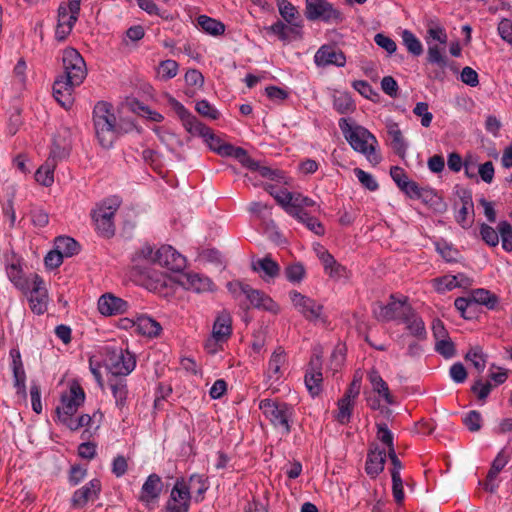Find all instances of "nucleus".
<instances>
[{"mask_svg": "<svg viewBox=\"0 0 512 512\" xmlns=\"http://www.w3.org/2000/svg\"><path fill=\"white\" fill-rule=\"evenodd\" d=\"M429 106L426 102H418L413 109V113L421 117V124L424 127H429L431 125L433 115L428 110Z\"/></svg>", "mask_w": 512, "mask_h": 512, "instance_id": "864d4df0", "label": "nucleus"}, {"mask_svg": "<svg viewBox=\"0 0 512 512\" xmlns=\"http://www.w3.org/2000/svg\"><path fill=\"white\" fill-rule=\"evenodd\" d=\"M286 278L293 283H299L305 276V268L300 263L289 265L285 269Z\"/></svg>", "mask_w": 512, "mask_h": 512, "instance_id": "603ef678", "label": "nucleus"}, {"mask_svg": "<svg viewBox=\"0 0 512 512\" xmlns=\"http://www.w3.org/2000/svg\"><path fill=\"white\" fill-rule=\"evenodd\" d=\"M410 307L405 301H397L391 296V301L387 305H378L374 314L380 321H390L402 318L405 312L410 311Z\"/></svg>", "mask_w": 512, "mask_h": 512, "instance_id": "2eb2a0df", "label": "nucleus"}, {"mask_svg": "<svg viewBox=\"0 0 512 512\" xmlns=\"http://www.w3.org/2000/svg\"><path fill=\"white\" fill-rule=\"evenodd\" d=\"M81 0H68L58 8V24L73 27L80 13Z\"/></svg>", "mask_w": 512, "mask_h": 512, "instance_id": "5701e85b", "label": "nucleus"}, {"mask_svg": "<svg viewBox=\"0 0 512 512\" xmlns=\"http://www.w3.org/2000/svg\"><path fill=\"white\" fill-rule=\"evenodd\" d=\"M293 307L308 321H324L322 317L323 306L314 299L293 290L289 293Z\"/></svg>", "mask_w": 512, "mask_h": 512, "instance_id": "1a4fd4ad", "label": "nucleus"}, {"mask_svg": "<svg viewBox=\"0 0 512 512\" xmlns=\"http://www.w3.org/2000/svg\"><path fill=\"white\" fill-rule=\"evenodd\" d=\"M315 63L318 66L336 65L343 67L346 63L344 53L335 46L323 45L314 56Z\"/></svg>", "mask_w": 512, "mask_h": 512, "instance_id": "dca6fc26", "label": "nucleus"}, {"mask_svg": "<svg viewBox=\"0 0 512 512\" xmlns=\"http://www.w3.org/2000/svg\"><path fill=\"white\" fill-rule=\"evenodd\" d=\"M93 122L96 138L103 148L112 147L120 133H128L137 129L131 120H123L117 124L112 105L104 101L95 105Z\"/></svg>", "mask_w": 512, "mask_h": 512, "instance_id": "f03ea898", "label": "nucleus"}, {"mask_svg": "<svg viewBox=\"0 0 512 512\" xmlns=\"http://www.w3.org/2000/svg\"><path fill=\"white\" fill-rule=\"evenodd\" d=\"M498 32L503 40L512 42V22L509 19H502L499 22Z\"/></svg>", "mask_w": 512, "mask_h": 512, "instance_id": "774afa93", "label": "nucleus"}, {"mask_svg": "<svg viewBox=\"0 0 512 512\" xmlns=\"http://www.w3.org/2000/svg\"><path fill=\"white\" fill-rule=\"evenodd\" d=\"M499 232H497L493 227L482 224L480 228V234L482 239L490 246H497L499 243Z\"/></svg>", "mask_w": 512, "mask_h": 512, "instance_id": "4d7b16f0", "label": "nucleus"}, {"mask_svg": "<svg viewBox=\"0 0 512 512\" xmlns=\"http://www.w3.org/2000/svg\"><path fill=\"white\" fill-rule=\"evenodd\" d=\"M465 359L470 361L479 373L484 371L486 366V357L479 346L472 347L466 354Z\"/></svg>", "mask_w": 512, "mask_h": 512, "instance_id": "37998d69", "label": "nucleus"}, {"mask_svg": "<svg viewBox=\"0 0 512 512\" xmlns=\"http://www.w3.org/2000/svg\"><path fill=\"white\" fill-rule=\"evenodd\" d=\"M169 102L181 119L182 124L188 133L202 137L210 149L221 156H225L224 151L229 152V149L226 148H231V144L222 142V140L215 135L209 127L199 122L197 118L176 99L170 98Z\"/></svg>", "mask_w": 512, "mask_h": 512, "instance_id": "7ed1b4c3", "label": "nucleus"}, {"mask_svg": "<svg viewBox=\"0 0 512 512\" xmlns=\"http://www.w3.org/2000/svg\"><path fill=\"white\" fill-rule=\"evenodd\" d=\"M473 209V202L471 197H463L462 198V207L458 212L456 217L457 222L462 225V227H466V220L469 212Z\"/></svg>", "mask_w": 512, "mask_h": 512, "instance_id": "338daca9", "label": "nucleus"}, {"mask_svg": "<svg viewBox=\"0 0 512 512\" xmlns=\"http://www.w3.org/2000/svg\"><path fill=\"white\" fill-rule=\"evenodd\" d=\"M482 417L478 411H470L463 419L464 424L471 432L479 431L481 428Z\"/></svg>", "mask_w": 512, "mask_h": 512, "instance_id": "052dcab7", "label": "nucleus"}, {"mask_svg": "<svg viewBox=\"0 0 512 512\" xmlns=\"http://www.w3.org/2000/svg\"><path fill=\"white\" fill-rule=\"evenodd\" d=\"M368 379L372 385L373 391L383 397L388 405L395 404L394 397L390 393L387 383L383 380L378 371L371 370L368 374Z\"/></svg>", "mask_w": 512, "mask_h": 512, "instance_id": "c85d7f7f", "label": "nucleus"}, {"mask_svg": "<svg viewBox=\"0 0 512 512\" xmlns=\"http://www.w3.org/2000/svg\"><path fill=\"white\" fill-rule=\"evenodd\" d=\"M333 105L340 114H347L355 109V104L348 93L335 95Z\"/></svg>", "mask_w": 512, "mask_h": 512, "instance_id": "79ce46f5", "label": "nucleus"}, {"mask_svg": "<svg viewBox=\"0 0 512 512\" xmlns=\"http://www.w3.org/2000/svg\"><path fill=\"white\" fill-rule=\"evenodd\" d=\"M259 409L274 427L290 432L289 421L292 416V407L285 402L271 399H263L259 403Z\"/></svg>", "mask_w": 512, "mask_h": 512, "instance_id": "423d86ee", "label": "nucleus"}, {"mask_svg": "<svg viewBox=\"0 0 512 512\" xmlns=\"http://www.w3.org/2000/svg\"><path fill=\"white\" fill-rule=\"evenodd\" d=\"M154 261L155 264L174 272L181 271L186 265L185 258L170 245H164L155 251Z\"/></svg>", "mask_w": 512, "mask_h": 512, "instance_id": "f8f14e48", "label": "nucleus"}, {"mask_svg": "<svg viewBox=\"0 0 512 512\" xmlns=\"http://www.w3.org/2000/svg\"><path fill=\"white\" fill-rule=\"evenodd\" d=\"M232 334V318L227 311L218 314L214 321L212 335L216 340L227 341Z\"/></svg>", "mask_w": 512, "mask_h": 512, "instance_id": "a878e982", "label": "nucleus"}, {"mask_svg": "<svg viewBox=\"0 0 512 512\" xmlns=\"http://www.w3.org/2000/svg\"><path fill=\"white\" fill-rule=\"evenodd\" d=\"M197 24L201 29L212 36H219L225 32V25L209 16L200 15L197 18Z\"/></svg>", "mask_w": 512, "mask_h": 512, "instance_id": "c9c22d12", "label": "nucleus"}, {"mask_svg": "<svg viewBox=\"0 0 512 512\" xmlns=\"http://www.w3.org/2000/svg\"><path fill=\"white\" fill-rule=\"evenodd\" d=\"M10 357L12 359V371L14 377V387L17 390V395L21 399H26V373L21 360V354L18 349L10 350Z\"/></svg>", "mask_w": 512, "mask_h": 512, "instance_id": "f3484780", "label": "nucleus"}, {"mask_svg": "<svg viewBox=\"0 0 512 512\" xmlns=\"http://www.w3.org/2000/svg\"><path fill=\"white\" fill-rule=\"evenodd\" d=\"M458 276L446 275L441 278L434 279V287L438 292L450 291L458 287Z\"/></svg>", "mask_w": 512, "mask_h": 512, "instance_id": "de8ad7c7", "label": "nucleus"}, {"mask_svg": "<svg viewBox=\"0 0 512 512\" xmlns=\"http://www.w3.org/2000/svg\"><path fill=\"white\" fill-rule=\"evenodd\" d=\"M31 285L32 289L29 295L30 308L38 315L43 314L47 310L48 305V292L44 286V281L39 275L33 274L30 282Z\"/></svg>", "mask_w": 512, "mask_h": 512, "instance_id": "9b49d317", "label": "nucleus"}, {"mask_svg": "<svg viewBox=\"0 0 512 512\" xmlns=\"http://www.w3.org/2000/svg\"><path fill=\"white\" fill-rule=\"evenodd\" d=\"M121 205V200L116 197H109L96 204L91 212V217L96 230L103 237H111L115 233V214Z\"/></svg>", "mask_w": 512, "mask_h": 512, "instance_id": "39448f33", "label": "nucleus"}, {"mask_svg": "<svg viewBox=\"0 0 512 512\" xmlns=\"http://www.w3.org/2000/svg\"><path fill=\"white\" fill-rule=\"evenodd\" d=\"M305 16L310 21L339 22L341 13L327 0H306Z\"/></svg>", "mask_w": 512, "mask_h": 512, "instance_id": "6e6552de", "label": "nucleus"}, {"mask_svg": "<svg viewBox=\"0 0 512 512\" xmlns=\"http://www.w3.org/2000/svg\"><path fill=\"white\" fill-rule=\"evenodd\" d=\"M106 368L114 377L130 374L136 365L134 356L128 351L117 347L106 348Z\"/></svg>", "mask_w": 512, "mask_h": 512, "instance_id": "0eeeda50", "label": "nucleus"}, {"mask_svg": "<svg viewBox=\"0 0 512 512\" xmlns=\"http://www.w3.org/2000/svg\"><path fill=\"white\" fill-rule=\"evenodd\" d=\"M163 489V482L157 474H151L148 476L141 488V494L139 499L142 502L150 503L156 500Z\"/></svg>", "mask_w": 512, "mask_h": 512, "instance_id": "b1692460", "label": "nucleus"}, {"mask_svg": "<svg viewBox=\"0 0 512 512\" xmlns=\"http://www.w3.org/2000/svg\"><path fill=\"white\" fill-rule=\"evenodd\" d=\"M101 485L99 480L93 479L85 486L75 491L72 503L75 507H83L88 501L97 498Z\"/></svg>", "mask_w": 512, "mask_h": 512, "instance_id": "393cba45", "label": "nucleus"}, {"mask_svg": "<svg viewBox=\"0 0 512 512\" xmlns=\"http://www.w3.org/2000/svg\"><path fill=\"white\" fill-rule=\"evenodd\" d=\"M402 40L403 44L411 54L414 56H419L422 54L423 46L420 40L411 31L404 30L402 32Z\"/></svg>", "mask_w": 512, "mask_h": 512, "instance_id": "a19ab883", "label": "nucleus"}, {"mask_svg": "<svg viewBox=\"0 0 512 512\" xmlns=\"http://www.w3.org/2000/svg\"><path fill=\"white\" fill-rule=\"evenodd\" d=\"M401 319L406 324L407 329L413 336L419 339H424L426 337V329L424 322L419 316L415 314L414 310L411 307L410 311L405 312L404 316Z\"/></svg>", "mask_w": 512, "mask_h": 512, "instance_id": "2f4dec72", "label": "nucleus"}, {"mask_svg": "<svg viewBox=\"0 0 512 512\" xmlns=\"http://www.w3.org/2000/svg\"><path fill=\"white\" fill-rule=\"evenodd\" d=\"M109 386L113 397L115 398L116 406L119 408H123L126 404L127 399V383L126 380L122 378L113 377L109 380Z\"/></svg>", "mask_w": 512, "mask_h": 512, "instance_id": "72a5a7b5", "label": "nucleus"}, {"mask_svg": "<svg viewBox=\"0 0 512 512\" xmlns=\"http://www.w3.org/2000/svg\"><path fill=\"white\" fill-rule=\"evenodd\" d=\"M266 30L277 35L283 42L289 41L288 25L282 21L275 22L271 26L267 27Z\"/></svg>", "mask_w": 512, "mask_h": 512, "instance_id": "e2e57ef3", "label": "nucleus"}, {"mask_svg": "<svg viewBox=\"0 0 512 512\" xmlns=\"http://www.w3.org/2000/svg\"><path fill=\"white\" fill-rule=\"evenodd\" d=\"M354 174L358 178L359 182L368 190L375 191L378 189V183L373 176L360 168L354 169Z\"/></svg>", "mask_w": 512, "mask_h": 512, "instance_id": "6e6d98bb", "label": "nucleus"}, {"mask_svg": "<svg viewBox=\"0 0 512 512\" xmlns=\"http://www.w3.org/2000/svg\"><path fill=\"white\" fill-rule=\"evenodd\" d=\"M195 109L199 114L210 119H217L219 115L218 111L206 100L198 101Z\"/></svg>", "mask_w": 512, "mask_h": 512, "instance_id": "69168bd1", "label": "nucleus"}, {"mask_svg": "<svg viewBox=\"0 0 512 512\" xmlns=\"http://www.w3.org/2000/svg\"><path fill=\"white\" fill-rule=\"evenodd\" d=\"M63 73L53 84V95L64 108H70L74 102V88L79 86L87 75L86 63L81 54L74 48L68 47L62 53Z\"/></svg>", "mask_w": 512, "mask_h": 512, "instance_id": "f257e3e1", "label": "nucleus"}, {"mask_svg": "<svg viewBox=\"0 0 512 512\" xmlns=\"http://www.w3.org/2000/svg\"><path fill=\"white\" fill-rule=\"evenodd\" d=\"M98 309L102 315H113L124 313L128 309V303L111 294L103 295L98 301Z\"/></svg>", "mask_w": 512, "mask_h": 512, "instance_id": "4be33fe9", "label": "nucleus"}, {"mask_svg": "<svg viewBox=\"0 0 512 512\" xmlns=\"http://www.w3.org/2000/svg\"><path fill=\"white\" fill-rule=\"evenodd\" d=\"M56 162L54 159H48L43 165H41L36 173L35 179L38 183L45 187H49L54 182V169Z\"/></svg>", "mask_w": 512, "mask_h": 512, "instance_id": "f704fd0d", "label": "nucleus"}, {"mask_svg": "<svg viewBox=\"0 0 512 512\" xmlns=\"http://www.w3.org/2000/svg\"><path fill=\"white\" fill-rule=\"evenodd\" d=\"M317 256L321 261L324 271L333 279L347 277V270L344 266L336 261V259L325 249H320Z\"/></svg>", "mask_w": 512, "mask_h": 512, "instance_id": "6ab92c4d", "label": "nucleus"}, {"mask_svg": "<svg viewBox=\"0 0 512 512\" xmlns=\"http://www.w3.org/2000/svg\"><path fill=\"white\" fill-rule=\"evenodd\" d=\"M178 73V64L174 60L162 61L158 68V75L161 79L168 80L174 78Z\"/></svg>", "mask_w": 512, "mask_h": 512, "instance_id": "09e8293b", "label": "nucleus"}, {"mask_svg": "<svg viewBox=\"0 0 512 512\" xmlns=\"http://www.w3.org/2000/svg\"><path fill=\"white\" fill-rule=\"evenodd\" d=\"M276 2L281 17L287 23H292L298 18L299 13L295 6L292 5L290 2H288L287 0H276Z\"/></svg>", "mask_w": 512, "mask_h": 512, "instance_id": "a18cd8bd", "label": "nucleus"}, {"mask_svg": "<svg viewBox=\"0 0 512 512\" xmlns=\"http://www.w3.org/2000/svg\"><path fill=\"white\" fill-rule=\"evenodd\" d=\"M315 205V202L301 194H295L293 204L289 206L288 214L292 217H300L304 214L308 213L306 211V208L313 207Z\"/></svg>", "mask_w": 512, "mask_h": 512, "instance_id": "e433bc0d", "label": "nucleus"}, {"mask_svg": "<svg viewBox=\"0 0 512 512\" xmlns=\"http://www.w3.org/2000/svg\"><path fill=\"white\" fill-rule=\"evenodd\" d=\"M339 126L351 147L366 156L370 162L378 163L379 157L375 154L376 138L361 126L352 127L348 120L341 118Z\"/></svg>", "mask_w": 512, "mask_h": 512, "instance_id": "20e7f679", "label": "nucleus"}, {"mask_svg": "<svg viewBox=\"0 0 512 512\" xmlns=\"http://www.w3.org/2000/svg\"><path fill=\"white\" fill-rule=\"evenodd\" d=\"M279 205L288 213L289 206L293 204L295 193L280 190L277 193L270 192Z\"/></svg>", "mask_w": 512, "mask_h": 512, "instance_id": "bf43d9fd", "label": "nucleus"}, {"mask_svg": "<svg viewBox=\"0 0 512 512\" xmlns=\"http://www.w3.org/2000/svg\"><path fill=\"white\" fill-rule=\"evenodd\" d=\"M176 281L184 289L192 290L197 293L213 290V283L208 277L194 272L179 274Z\"/></svg>", "mask_w": 512, "mask_h": 512, "instance_id": "4468645a", "label": "nucleus"}, {"mask_svg": "<svg viewBox=\"0 0 512 512\" xmlns=\"http://www.w3.org/2000/svg\"><path fill=\"white\" fill-rule=\"evenodd\" d=\"M9 280L21 291L27 292L30 289L31 279L24 277L21 265L13 262L6 267Z\"/></svg>", "mask_w": 512, "mask_h": 512, "instance_id": "7c9ffc66", "label": "nucleus"}, {"mask_svg": "<svg viewBox=\"0 0 512 512\" xmlns=\"http://www.w3.org/2000/svg\"><path fill=\"white\" fill-rule=\"evenodd\" d=\"M498 232L501 236L502 247L505 251H512V226L507 221H501L498 224Z\"/></svg>", "mask_w": 512, "mask_h": 512, "instance_id": "49530a36", "label": "nucleus"}, {"mask_svg": "<svg viewBox=\"0 0 512 512\" xmlns=\"http://www.w3.org/2000/svg\"><path fill=\"white\" fill-rule=\"evenodd\" d=\"M385 461L386 451L384 449H379L378 447L371 449L366 461V473L373 478L376 477L383 471Z\"/></svg>", "mask_w": 512, "mask_h": 512, "instance_id": "bb28decb", "label": "nucleus"}, {"mask_svg": "<svg viewBox=\"0 0 512 512\" xmlns=\"http://www.w3.org/2000/svg\"><path fill=\"white\" fill-rule=\"evenodd\" d=\"M286 361L284 350L279 347L277 348L268 363V377L278 379L281 374V367Z\"/></svg>", "mask_w": 512, "mask_h": 512, "instance_id": "4c0bfd02", "label": "nucleus"}, {"mask_svg": "<svg viewBox=\"0 0 512 512\" xmlns=\"http://www.w3.org/2000/svg\"><path fill=\"white\" fill-rule=\"evenodd\" d=\"M245 297L254 308L274 313L278 312L277 304L267 294L260 290H256L249 286L248 290H246Z\"/></svg>", "mask_w": 512, "mask_h": 512, "instance_id": "aec40b11", "label": "nucleus"}, {"mask_svg": "<svg viewBox=\"0 0 512 512\" xmlns=\"http://www.w3.org/2000/svg\"><path fill=\"white\" fill-rule=\"evenodd\" d=\"M321 359L318 355L311 358L309 368L305 374V385L312 396H316L321 391L323 381L321 372Z\"/></svg>", "mask_w": 512, "mask_h": 512, "instance_id": "a211bd4d", "label": "nucleus"}, {"mask_svg": "<svg viewBox=\"0 0 512 512\" xmlns=\"http://www.w3.org/2000/svg\"><path fill=\"white\" fill-rule=\"evenodd\" d=\"M190 492L184 481H177L167 502V512H188Z\"/></svg>", "mask_w": 512, "mask_h": 512, "instance_id": "ddd939ff", "label": "nucleus"}, {"mask_svg": "<svg viewBox=\"0 0 512 512\" xmlns=\"http://www.w3.org/2000/svg\"><path fill=\"white\" fill-rule=\"evenodd\" d=\"M84 401V390L78 383H72L69 392L61 396V403L56 408L57 417L74 415Z\"/></svg>", "mask_w": 512, "mask_h": 512, "instance_id": "9d476101", "label": "nucleus"}, {"mask_svg": "<svg viewBox=\"0 0 512 512\" xmlns=\"http://www.w3.org/2000/svg\"><path fill=\"white\" fill-rule=\"evenodd\" d=\"M55 248L60 252L64 257H71L78 253L79 245L78 243L71 237L68 236H60L55 240Z\"/></svg>", "mask_w": 512, "mask_h": 512, "instance_id": "58836bf2", "label": "nucleus"}, {"mask_svg": "<svg viewBox=\"0 0 512 512\" xmlns=\"http://www.w3.org/2000/svg\"><path fill=\"white\" fill-rule=\"evenodd\" d=\"M387 132L392 139L391 144L395 153L403 158L406 154L407 144L398 124L395 122L388 123Z\"/></svg>", "mask_w": 512, "mask_h": 512, "instance_id": "473e14b6", "label": "nucleus"}, {"mask_svg": "<svg viewBox=\"0 0 512 512\" xmlns=\"http://www.w3.org/2000/svg\"><path fill=\"white\" fill-rule=\"evenodd\" d=\"M299 222L303 223L310 231L314 232L316 235H323L325 233L324 226L318 219L313 216H310L308 213L303 216L296 217Z\"/></svg>", "mask_w": 512, "mask_h": 512, "instance_id": "8fccbe9b", "label": "nucleus"}, {"mask_svg": "<svg viewBox=\"0 0 512 512\" xmlns=\"http://www.w3.org/2000/svg\"><path fill=\"white\" fill-rule=\"evenodd\" d=\"M427 43H428L427 61L430 64H435L439 68L444 69L447 66L448 59L443 54L442 49H440L437 44H432L430 41H427Z\"/></svg>", "mask_w": 512, "mask_h": 512, "instance_id": "ea45409f", "label": "nucleus"}, {"mask_svg": "<svg viewBox=\"0 0 512 512\" xmlns=\"http://www.w3.org/2000/svg\"><path fill=\"white\" fill-rule=\"evenodd\" d=\"M374 41L379 47L387 51L389 54H393L397 49L396 42L382 33L376 34Z\"/></svg>", "mask_w": 512, "mask_h": 512, "instance_id": "680f3d73", "label": "nucleus"}, {"mask_svg": "<svg viewBox=\"0 0 512 512\" xmlns=\"http://www.w3.org/2000/svg\"><path fill=\"white\" fill-rule=\"evenodd\" d=\"M402 191L411 198H424L428 191L420 188L416 182L409 180L407 183H403Z\"/></svg>", "mask_w": 512, "mask_h": 512, "instance_id": "0e129e2a", "label": "nucleus"}, {"mask_svg": "<svg viewBox=\"0 0 512 512\" xmlns=\"http://www.w3.org/2000/svg\"><path fill=\"white\" fill-rule=\"evenodd\" d=\"M435 349L438 353L446 358H450L455 354V347L449 337L436 341Z\"/></svg>", "mask_w": 512, "mask_h": 512, "instance_id": "13d9d810", "label": "nucleus"}, {"mask_svg": "<svg viewBox=\"0 0 512 512\" xmlns=\"http://www.w3.org/2000/svg\"><path fill=\"white\" fill-rule=\"evenodd\" d=\"M473 304L485 306L489 310H495L499 305V297L484 288H477L470 292Z\"/></svg>", "mask_w": 512, "mask_h": 512, "instance_id": "c756f323", "label": "nucleus"}, {"mask_svg": "<svg viewBox=\"0 0 512 512\" xmlns=\"http://www.w3.org/2000/svg\"><path fill=\"white\" fill-rule=\"evenodd\" d=\"M132 107L134 112L141 113L143 117L153 122H161L164 118L160 113L151 110L149 107L143 105L140 102H134Z\"/></svg>", "mask_w": 512, "mask_h": 512, "instance_id": "5fc2aeb1", "label": "nucleus"}, {"mask_svg": "<svg viewBox=\"0 0 512 512\" xmlns=\"http://www.w3.org/2000/svg\"><path fill=\"white\" fill-rule=\"evenodd\" d=\"M252 269L256 272H263L261 277L268 281L269 279H273L280 274V266L276 261H274L271 257L266 256L262 259H258L257 261L252 263Z\"/></svg>", "mask_w": 512, "mask_h": 512, "instance_id": "cd10ccee", "label": "nucleus"}, {"mask_svg": "<svg viewBox=\"0 0 512 512\" xmlns=\"http://www.w3.org/2000/svg\"><path fill=\"white\" fill-rule=\"evenodd\" d=\"M508 463V456L505 455L503 451H500L496 458L493 460L490 470L488 471V479L495 480L500 473V471L506 466Z\"/></svg>", "mask_w": 512, "mask_h": 512, "instance_id": "3c124183", "label": "nucleus"}, {"mask_svg": "<svg viewBox=\"0 0 512 512\" xmlns=\"http://www.w3.org/2000/svg\"><path fill=\"white\" fill-rule=\"evenodd\" d=\"M337 404L338 409L335 414V418L339 423L347 424L350 421L355 403L341 398L338 400Z\"/></svg>", "mask_w": 512, "mask_h": 512, "instance_id": "c03bdc74", "label": "nucleus"}, {"mask_svg": "<svg viewBox=\"0 0 512 512\" xmlns=\"http://www.w3.org/2000/svg\"><path fill=\"white\" fill-rule=\"evenodd\" d=\"M130 327L140 335L156 337L161 332V325L148 316H139L136 320H127Z\"/></svg>", "mask_w": 512, "mask_h": 512, "instance_id": "412c9836", "label": "nucleus"}]
</instances>
